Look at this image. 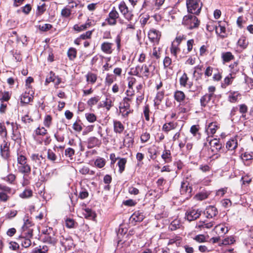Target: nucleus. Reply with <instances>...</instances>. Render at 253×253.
Returning <instances> with one entry per match:
<instances>
[{
  "mask_svg": "<svg viewBox=\"0 0 253 253\" xmlns=\"http://www.w3.org/2000/svg\"><path fill=\"white\" fill-rule=\"evenodd\" d=\"M17 168L19 172L26 175H28L31 171V166L28 164L26 157L22 154H18Z\"/></svg>",
  "mask_w": 253,
  "mask_h": 253,
  "instance_id": "obj_1",
  "label": "nucleus"
},
{
  "mask_svg": "<svg viewBox=\"0 0 253 253\" xmlns=\"http://www.w3.org/2000/svg\"><path fill=\"white\" fill-rule=\"evenodd\" d=\"M203 4L200 0H186L187 11L190 14L199 15Z\"/></svg>",
  "mask_w": 253,
  "mask_h": 253,
  "instance_id": "obj_2",
  "label": "nucleus"
},
{
  "mask_svg": "<svg viewBox=\"0 0 253 253\" xmlns=\"http://www.w3.org/2000/svg\"><path fill=\"white\" fill-rule=\"evenodd\" d=\"M182 24L185 25L189 29H192L198 27L200 21L198 18L191 14H188L183 17Z\"/></svg>",
  "mask_w": 253,
  "mask_h": 253,
  "instance_id": "obj_3",
  "label": "nucleus"
},
{
  "mask_svg": "<svg viewBox=\"0 0 253 253\" xmlns=\"http://www.w3.org/2000/svg\"><path fill=\"white\" fill-rule=\"evenodd\" d=\"M131 101V98L125 97L123 102L120 103L119 109L124 117H127L130 113L132 112V110L130 108Z\"/></svg>",
  "mask_w": 253,
  "mask_h": 253,
  "instance_id": "obj_4",
  "label": "nucleus"
},
{
  "mask_svg": "<svg viewBox=\"0 0 253 253\" xmlns=\"http://www.w3.org/2000/svg\"><path fill=\"white\" fill-rule=\"evenodd\" d=\"M119 9L124 17L128 21H134L133 20L134 15L131 10H129L126 3L122 1L119 5Z\"/></svg>",
  "mask_w": 253,
  "mask_h": 253,
  "instance_id": "obj_5",
  "label": "nucleus"
},
{
  "mask_svg": "<svg viewBox=\"0 0 253 253\" xmlns=\"http://www.w3.org/2000/svg\"><path fill=\"white\" fill-rule=\"evenodd\" d=\"M120 15L118 12L114 7L108 14V17L106 19L105 21L110 26H115L117 24V20L119 18Z\"/></svg>",
  "mask_w": 253,
  "mask_h": 253,
  "instance_id": "obj_6",
  "label": "nucleus"
},
{
  "mask_svg": "<svg viewBox=\"0 0 253 253\" xmlns=\"http://www.w3.org/2000/svg\"><path fill=\"white\" fill-rule=\"evenodd\" d=\"M201 214V211L199 210L191 209L186 211L185 217L189 221H192L199 218Z\"/></svg>",
  "mask_w": 253,
  "mask_h": 253,
  "instance_id": "obj_7",
  "label": "nucleus"
},
{
  "mask_svg": "<svg viewBox=\"0 0 253 253\" xmlns=\"http://www.w3.org/2000/svg\"><path fill=\"white\" fill-rule=\"evenodd\" d=\"M226 25L227 23L225 21H219L218 25L215 26L216 33L223 39L227 37L226 31Z\"/></svg>",
  "mask_w": 253,
  "mask_h": 253,
  "instance_id": "obj_8",
  "label": "nucleus"
},
{
  "mask_svg": "<svg viewBox=\"0 0 253 253\" xmlns=\"http://www.w3.org/2000/svg\"><path fill=\"white\" fill-rule=\"evenodd\" d=\"M151 67V65L149 66L146 64H143L141 66L137 65V68H139L140 77L148 79L150 77L151 71L149 67Z\"/></svg>",
  "mask_w": 253,
  "mask_h": 253,
  "instance_id": "obj_9",
  "label": "nucleus"
},
{
  "mask_svg": "<svg viewBox=\"0 0 253 253\" xmlns=\"http://www.w3.org/2000/svg\"><path fill=\"white\" fill-rule=\"evenodd\" d=\"M209 144L211 146L210 150L212 152L211 155H213L221 149L222 145L220 143L219 141L216 139L211 140Z\"/></svg>",
  "mask_w": 253,
  "mask_h": 253,
  "instance_id": "obj_10",
  "label": "nucleus"
},
{
  "mask_svg": "<svg viewBox=\"0 0 253 253\" xmlns=\"http://www.w3.org/2000/svg\"><path fill=\"white\" fill-rule=\"evenodd\" d=\"M52 230V228H49L48 229L46 230V232H43V233L44 234V236L42 238V240L44 243L55 245L57 242V240L54 237V235L53 234L52 235H50L49 233H46V232H47L48 231H51Z\"/></svg>",
  "mask_w": 253,
  "mask_h": 253,
  "instance_id": "obj_11",
  "label": "nucleus"
},
{
  "mask_svg": "<svg viewBox=\"0 0 253 253\" xmlns=\"http://www.w3.org/2000/svg\"><path fill=\"white\" fill-rule=\"evenodd\" d=\"M161 33L154 29H151L148 33V37L150 40L154 42L159 43Z\"/></svg>",
  "mask_w": 253,
  "mask_h": 253,
  "instance_id": "obj_12",
  "label": "nucleus"
},
{
  "mask_svg": "<svg viewBox=\"0 0 253 253\" xmlns=\"http://www.w3.org/2000/svg\"><path fill=\"white\" fill-rule=\"evenodd\" d=\"M25 234H27V238H22L21 245L24 248H27L31 245V241L29 238L33 236V230L28 229L26 232H25Z\"/></svg>",
  "mask_w": 253,
  "mask_h": 253,
  "instance_id": "obj_13",
  "label": "nucleus"
},
{
  "mask_svg": "<svg viewBox=\"0 0 253 253\" xmlns=\"http://www.w3.org/2000/svg\"><path fill=\"white\" fill-rule=\"evenodd\" d=\"M192 107V103L188 99L180 102L179 110L181 113H185L189 112Z\"/></svg>",
  "mask_w": 253,
  "mask_h": 253,
  "instance_id": "obj_14",
  "label": "nucleus"
},
{
  "mask_svg": "<svg viewBox=\"0 0 253 253\" xmlns=\"http://www.w3.org/2000/svg\"><path fill=\"white\" fill-rule=\"evenodd\" d=\"M192 188L188 186L186 182H182L181 184L180 193L182 195H185L187 198L191 197Z\"/></svg>",
  "mask_w": 253,
  "mask_h": 253,
  "instance_id": "obj_15",
  "label": "nucleus"
},
{
  "mask_svg": "<svg viewBox=\"0 0 253 253\" xmlns=\"http://www.w3.org/2000/svg\"><path fill=\"white\" fill-rule=\"evenodd\" d=\"M31 158L33 162V168L36 169L37 167L41 166L42 160H44V158L42 155H39L38 154H33L31 155Z\"/></svg>",
  "mask_w": 253,
  "mask_h": 253,
  "instance_id": "obj_16",
  "label": "nucleus"
},
{
  "mask_svg": "<svg viewBox=\"0 0 253 253\" xmlns=\"http://www.w3.org/2000/svg\"><path fill=\"white\" fill-rule=\"evenodd\" d=\"M188 80L189 78L187 74L185 73H183L179 79L180 85L182 86L191 89L193 84L191 82H188Z\"/></svg>",
  "mask_w": 253,
  "mask_h": 253,
  "instance_id": "obj_17",
  "label": "nucleus"
},
{
  "mask_svg": "<svg viewBox=\"0 0 253 253\" xmlns=\"http://www.w3.org/2000/svg\"><path fill=\"white\" fill-rule=\"evenodd\" d=\"M101 144L100 140L95 137H90L87 140V148H92L94 147H99Z\"/></svg>",
  "mask_w": 253,
  "mask_h": 253,
  "instance_id": "obj_18",
  "label": "nucleus"
},
{
  "mask_svg": "<svg viewBox=\"0 0 253 253\" xmlns=\"http://www.w3.org/2000/svg\"><path fill=\"white\" fill-rule=\"evenodd\" d=\"M0 152L3 158L6 159L9 157V144L5 140H3V144L0 146Z\"/></svg>",
  "mask_w": 253,
  "mask_h": 253,
  "instance_id": "obj_19",
  "label": "nucleus"
},
{
  "mask_svg": "<svg viewBox=\"0 0 253 253\" xmlns=\"http://www.w3.org/2000/svg\"><path fill=\"white\" fill-rule=\"evenodd\" d=\"M113 43L109 42H103L101 45V50L106 54H110L113 52Z\"/></svg>",
  "mask_w": 253,
  "mask_h": 253,
  "instance_id": "obj_20",
  "label": "nucleus"
},
{
  "mask_svg": "<svg viewBox=\"0 0 253 253\" xmlns=\"http://www.w3.org/2000/svg\"><path fill=\"white\" fill-rule=\"evenodd\" d=\"M113 127L114 131L116 133H122L125 129V126L123 124L119 121H113Z\"/></svg>",
  "mask_w": 253,
  "mask_h": 253,
  "instance_id": "obj_21",
  "label": "nucleus"
},
{
  "mask_svg": "<svg viewBox=\"0 0 253 253\" xmlns=\"http://www.w3.org/2000/svg\"><path fill=\"white\" fill-rule=\"evenodd\" d=\"M217 210L215 207L210 206L206 208L205 213L207 214V218H212L217 215Z\"/></svg>",
  "mask_w": 253,
  "mask_h": 253,
  "instance_id": "obj_22",
  "label": "nucleus"
},
{
  "mask_svg": "<svg viewBox=\"0 0 253 253\" xmlns=\"http://www.w3.org/2000/svg\"><path fill=\"white\" fill-rule=\"evenodd\" d=\"M177 126V123L173 122L165 124L162 127L163 130L166 132H169L171 130L175 129Z\"/></svg>",
  "mask_w": 253,
  "mask_h": 253,
  "instance_id": "obj_23",
  "label": "nucleus"
},
{
  "mask_svg": "<svg viewBox=\"0 0 253 253\" xmlns=\"http://www.w3.org/2000/svg\"><path fill=\"white\" fill-rule=\"evenodd\" d=\"M237 146V140L236 138L230 139L226 143V148L229 150H235Z\"/></svg>",
  "mask_w": 253,
  "mask_h": 253,
  "instance_id": "obj_24",
  "label": "nucleus"
},
{
  "mask_svg": "<svg viewBox=\"0 0 253 253\" xmlns=\"http://www.w3.org/2000/svg\"><path fill=\"white\" fill-rule=\"evenodd\" d=\"M213 96L211 94L207 93L201 97L200 99V102L201 106L205 107L208 103L211 100Z\"/></svg>",
  "mask_w": 253,
  "mask_h": 253,
  "instance_id": "obj_25",
  "label": "nucleus"
},
{
  "mask_svg": "<svg viewBox=\"0 0 253 253\" xmlns=\"http://www.w3.org/2000/svg\"><path fill=\"white\" fill-rule=\"evenodd\" d=\"M214 229L216 230V232L221 236L225 234L228 231V228L225 225L221 224L216 225Z\"/></svg>",
  "mask_w": 253,
  "mask_h": 253,
  "instance_id": "obj_26",
  "label": "nucleus"
},
{
  "mask_svg": "<svg viewBox=\"0 0 253 253\" xmlns=\"http://www.w3.org/2000/svg\"><path fill=\"white\" fill-rule=\"evenodd\" d=\"M174 98L176 101L180 103L185 99V95L183 91L176 90L174 92Z\"/></svg>",
  "mask_w": 253,
  "mask_h": 253,
  "instance_id": "obj_27",
  "label": "nucleus"
},
{
  "mask_svg": "<svg viewBox=\"0 0 253 253\" xmlns=\"http://www.w3.org/2000/svg\"><path fill=\"white\" fill-rule=\"evenodd\" d=\"M91 25V22H89V20H88V22H86L84 24H82L81 25H79L78 24H76L74 26V29L75 31H77L78 32H81L82 31L85 30L89 27Z\"/></svg>",
  "mask_w": 253,
  "mask_h": 253,
  "instance_id": "obj_28",
  "label": "nucleus"
},
{
  "mask_svg": "<svg viewBox=\"0 0 253 253\" xmlns=\"http://www.w3.org/2000/svg\"><path fill=\"white\" fill-rule=\"evenodd\" d=\"M161 157L165 163H169L172 161V157L169 150L165 149L163 151Z\"/></svg>",
  "mask_w": 253,
  "mask_h": 253,
  "instance_id": "obj_29",
  "label": "nucleus"
},
{
  "mask_svg": "<svg viewBox=\"0 0 253 253\" xmlns=\"http://www.w3.org/2000/svg\"><path fill=\"white\" fill-rule=\"evenodd\" d=\"M118 159L119 160V161L117 163V165L119 168V171L121 173H122L125 169V166L127 162L126 158H118Z\"/></svg>",
  "mask_w": 253,
  "mask_h": 253,
  "instance_id": "obj_30",
  "label": "nucleus"
},
{
  "mask_svg": "<svg viewBox=\"0 0 253 253\" xmlns=\"http://www.w3.org/2000/svg\"><path fill=\"white\" fill-rule=\"evenodd\" d=\"M144 216L142 212L139 211H135L131 215V218L135 222H140L144 219Z\"/></svg>",
  "mask_w": 253,
  "mask_h": 253,
  "instance_id": "obj_31",
  "label": "nucleus"
},
{
  "mask_svg": "<svg viewBox=\"0 0 253 253\" xmlns=\"http://www.w3.org/2000/svg\"><path fill=\"white\" fill-rule=\"evenodd\" d=\"M240 94L237 91H231L229 96V100L231 102H235L237 101L238 97H240Z\"/></svg>",
  "mask_w": 253,
  "mask_h": 253,
  "instance_id": "obj_32",
  "label": "nucleus"
},
{
  "mask_svg": "<svg viewBox=\"0 0 253 253\" xmlns=\"http://www.w3.org/2000/svg\"><path fill=\"white\" fill-rule=\"evenodd\" d=\"M32 100V97L30 96L29 92L26 91L21 95V101L24 103H28Z\"/></svg>",
  "mask_w": 253,
  "mask_h": 253,
  "instance_id": "obj_33",
  "label": "nucleus"
},
{
  "mask_svg": "<svg viewBox=\"0 0 253 253\" xmlns=\"http://www.w3.org/2000/svg\"><path fill=\"white\" fill-rule=\"evenodd\" d=\"M102 104L107 111L110 110L113 105L112 99L110 98L107 97L106 98L104 101H102Z\"/></svg>",
  "mask_w": 253,
  "mask_h": 253,
  "instance_id": "obj_34",
  "label": "nucleus"
},
{
  "mask_svg": "<svg viewBox=\"0 0 253 253\" xmlns=\"http://www.w3.org/2000/svg\"><path fill=\"white\" fill-rule=\"evenodd\" d=\"M86 78L87 82H90L93 84L95 83L97 80V76L95 74L89 72L86 74Z\"/></svg>",
  "mask_w": 253,
  "mask_h": 253,
  "instance_id": "obj_35",
  "label": "nucleus"
},
{
  "mask_svg": "<svg viewBox=\"0 0 253 253\" xmlns=\"http://www.w3.org/2000/svg\"><path fill=\"white\" fill-rule=\"evenodd\" d=\"M222 58L224 62H228L234 58V56L230 52H226L222 54Z\"/></svg>",
  "mask_w": 253,
  "mask_h": 253,
  "instance_id": "obj_36",
  "label": "nucleus"
},
{
  "mask_svg": "<svg viewBox=\"0 0 253 253\" xmlns=\"http://www.w3.org/2000/svg\"><path fill=\"white\" fill-rule=\"evenodd\" d=\"M32 226V223L29 220L27 216L24 218V224L22 226V229L24 232H26L30 227Z\"/></svg>",
  "mask_w": 253,
  "mask_h": 253,
  "instance_id": "obj_37",
  "label": "nucleus"
},
{
  "mask_svg": "<svg viewBox=\"0 0 253 253\" xmlns=\"http://www.w3.org/2000/svg\"><path fill=\"white\" fill-rule=\"evenodd\" d=\"M67 55L70 60H74L77 55L76 49L73 47L70 48L67 52Z\"/></svg>",
  "mask_w": 253,
  "mask_h": 253,
  "instance_id": "obj_38",
  "label": "nucleus"
},
{
  "mask_svg": "<svg viewBox=\"0 0 253 253\" xmlns=\"http://www.w3.org/2000/svg\"><path fill=\"white\" fill-rule=\"evenodd\" d=\"M47 159L54 162L57 159V156L55 153L51 149H48L47 152Z\"/></svg>",
  "mask_w": 253,
  "mask_h": 253,
  "instance_id": "obj_39",
  "label": "nucleus"
},
{
  "mask_svg": "<svg viewBox=\"0 0 253 253\" xmlns=\"http://www.w3.org/2000/svg\"><path fill=\"white\" fill-rule=\"evenodd\" d=\"M180 226V223L178 220H174L172 221L169 226V228L173 231L179 228Z\"/></svg>",
  "mask_w": 253,
  "mask_h": 253,
  "instance_id": "obj_40",
  "label": "nucleus"
},
{
  "mask_svg": "<svg viewBox=\"0 0 253 253\" xmlns=\"http://www.w3.org/2000/svg\"><path fill=\"white\" fill-rule=\"evenodd\" d=\"M48 251V248L47 246H40L39 248L35 249L33 253H47Z\"/></svg>",
  "mask_w": 253,
  "mask_h": 253,
  "instance_id": "obj_41",
  "label": "nucleus"
},
{
  "mask_svg": "<svg viewBox=\"0 0 253 253\" xmlns=\"http://www.w3.org/2000/svg\"><path fill=\"white\" fill-rule=\"evenodd\" d=\"M79 172L82 174H89L93 175L94 174V172L93 170H90L86 166H83L80 169Z\"/></svg>",
  "mask_w": 253,
  "mask_h": 253,
  "instance_id": "obj_42",
  "label": "nucleus"
},
{
  "mask_svg": "<svg viewBox=\"0 0 253 253\" xmlns=\"http://www.w3.org/2000/svg\"><path fill=\"white\" fill-rule=\"evenodd\" d=\"M238 44L243 48H246L248 44V42L245 37H243L239 39Z\"/></svg>",
  "mask_w": 253,
  "mask_h": 253,
  "instance_id": "obj_43",
  "label": "nucleus"
},
{
  "mask_svg": "<svg viewBox=\"0 0 253 253\" xmlns=\"http://www.w3.org/2000/svg\"><path fill=\"white\" fill-rule=\"evenodd\" d=\"M100 100V97L98 96H96L90 98L87 101V104L90 107H92L93 105L97 104V103Z\"/></svg>",
  "mask_w": 253,
  "mask_h": 253,
  "instance_id": "obj_44",
  "label": "nucleus"
},
{
  "mask_svg": "<svg viewBox=\"0 0 253 253\" xmlns=\"http://www.w3.org/2000/svg\"><path fill=\"white\" fill-rule=\"evenodd\" d=\"M233 81V77L231 76V74L229 76L226 77L224 80V83L222 84V87L225 88L227 86L230 84Z\"/></svg>",
  "mask_w": 253,
  "mask_h": 253,
  "instance_id": "obj_45",
  "label": "nucleus"
},
{
  "mask_svg": "<svg viewBox=\"0 0 253 253\" xmlns=\"http://www.w3.org/2000/svg\"><path fill=\"white\" fill-rule=\"evenodd\" d=\"M164 96V91H159L156 95L155 99L154 100L155 103L159 104L161 102L162 99H163Z\"/></svg>",
  "mask_w": 253,
  "mask_h": 253,
  "instance_id": "obj_46",
  "label": "nucleus"
},
{
  "mask_svg": "<svg viewBox=\"0 0 253 253\" xmlns=\"http://www.w3.org/2000/svg\"><path fill=\"white\" fill-rule=\"evenodd\" d=\"M144 1L143 8L150 10L156 9L155 4H152L149 0H144Z\"/></svg>",
  "mask_w": 253,
  "mask_h": 253,
  "instance_id": "obj_47",
  "label": "nucleus"
},
{
  "mask_svg": "<svg viewBox=\"0 0 253 253\" xmlns=\"http://www.w3.org/2000/svg\"><path fill=\"white\" fill-rule=\"evenodd\" d=\"M71 10L67 7H64L61 10V15L63 17L68 18L71 15Z\"/></svg>",
  "mask_w": 253,
  "mask_h": 253,
  "instance_id": "obj_48",
  "label": "nucleus"
},
{
  "mask_svg": "<svg viewBox=\"0 0 253 253\" xmlns=\"http://www.w3.org/2000/svg\"><path fill=\"white\" fill-rule=\"evenodd\" d=\"M32 191L30 189H26L20 194V197L22 198H27L32 196Z\"/></svg>",
  "mask_w": 253,
  "mask_h": 253,
  "instance_id": "obj_49",
  "label": "nucleus"
},
{
  "mask_svg": "<svg viewBox=\"0 0 253 253\" xmlns=\"http://www.w3.org/2000/svg\"><path fill=\"white\" fill-rule=\"evenodd\" d=\"M217 128V126L215 124L211 123L209 125L208 131L209 133L213 134L215 133Z\"/></svg>",
  "mask_w": 253,
  "mask_h": 253,
  "instance_id": "obj_50",
  "label": "nucleus"
},
{
  "mask_svg": "<svg viewBox=\"0 0 253 253\" xmlns=\"http://www.w3.org/2000/svg\"><path fill=\"white\" fill-rule=\"evenodd\" d=\"M55 79L56 76L55 74L53 72L51 71L46 77L45 83L48 84L51 82H54L55 81Z\"/></svg>",
  "mask_w": 253,
  "mask_h": 253,
  "instance_id": "obj_51",
  "label": "nucleus"
},
{
  "mask_svg": "<svg viewBox=\"0 0 253 253\" xmlns=\"http://www.w3.org/2000/svg\"><path fill=\"white\" fill-rule=\"evenodd\" d=\"M242 159L245 161L252 160L253 159V152H246L242 155Z\"/></svg>",
  "mask_w": 253,
  "mask_h": 253,
  "instance_id": "obj_52",
  "label": "nucleus"
},
{
  "mask_svg": "<svg viewBox=\"0 0 253 253\" xmlns=\"http://www.w3.org/2000/svg\"><path fill=\"white\" fill-rule=\"evenodd\" d=\"M85 118L87 121L90 123H93L96 120V117L93 113L85 114Z\"/></svg>",
  "mask_w": 253,
  "mask_h": 253,
  "instance_id": "obj_53",
  "label": "nucleus"
},
{
  "mask_svg": "<svg viewBox=\"0 0 253 253\" xmlns=\"http://www.w3.org/2000/svg\"><path fill=\"white\" fill-rule=\"evenodd\" d=\"M94 164L96 167L99 168H102L105 166V160L103 158L97 159L95 161Z\"/></svg>",
  "mask_w": 253,
  "mask_h": 253,
  "instance_id": "obj_54",
  "label": "nucleus"
},
{
  "mask_svg": "<svg viewBox=\"0 0 253 253\" xmlns=\"http://www.w3.org/2000/svg\"><path fill=\"white\" fill-rule=\"evenodd\" d=\"M65 223L67 227L72 228L75 227V225L76 223L73 219L69 218L66 219Z\"/></svg>",
  "mask_w": 253,
  "mask_h": 253,
  "instance_id": "obj_55",
  "label": "nucleus"
},
{
  "mask_svg": "<svg viewBox=\"0 0 253 253\" xmlns=\"http://www.w3.org/2000/svg\"><path fill=\"white\" fill-rule=\"evenodd\" d=\"M65 154L66 157H68L72 159V157L75 154V151L71 148H68L65 151Z\"/></svg>",
  "mask_w": 253,
  "mask_h": 253,
  "instance_id": "obj_56",
  "label": "nucleus"
},
{
  "mask_svg": "<svg viewBox=\"0 0 253 253\" xmlns=\"http://www.w3.org/2000/svg\"><path fill=\"white\" fill-rule=\"evenodd\" d=\"M234 242H235L234 238L232 237H230L225 238L222 241L221 244L225 245H230V244L234 243Z\"/></svg>",
  "mask_w": 253,
  "mask_h": 253,
  "instance_id": "obj_57",
  "label": "nucleus"
},
{
  "mask_svg": "<svg viewBox=\"0 0 253 253\" xmlns=\"http://www.w3.org/2000/svg\"><path fill=\"white\" fill-rule=\"evenodd\" d=\"M92 32L93 31H88L86 32L85 33L82 34L80 36L79 39L82 40H85L86 39L90 38L92 34Z\"/></svg>",
  "mask_w": 253,
  "mask_h": 253,
  "instance_id": "obj_58",
  "label": "nucleus"
},
{
  "mask_svg": "<svg viewBox=\"0 0 253 253\" xmlns=\"http://www.w3.org/2000/svg\"><path fill=\"white\" fill-rule=\"evenodd\" d=\"M52 27V25L49 24H44L42 25L39 26V29L41 31L46 32L50 30Z\"/></svg>",
  "mask_w": 253,
  "mask_h": 253,
  "instance_id": "obj_59",
  "label": "nucleus"
},
{
  "mask_svg": "<svg viewBox=\"0 0 253 253\" xmlns=\"http://www.w3.org/2000/svg\"><path fill=\"white\" fill-rule=\"evenodd\" d=\"M10 98V95L9 94V92L8 91H4L2 95V97L0 99V100L1 102L3 101H7L9 100Z\"/></svg>",
  "mask_w": 253,
  "mask_h": 253,
  "instance_id": "obj_60",
  "label": "nucleus"
},
{
  "mask_svg": "<svg viewBox=\"0 0 253 253\" xmlns=\"http://www.w3.org/2000/svg\"><path fill=\"white\" fill-rule=\"evenodd\" d=\"M152 56L156 59H159L160 57V48L154 47L153 49Z\"/></svg>",
  "mask_w": 253,
  "mask_h": 253,
  "instance_id": "obj_61",
  "label": "nucleus"
},
{
  "mask_svg": "<svg viewBox=\"0 0 253 253\" xmlns=\"http://www.w3.org/2000/svg\"><path fill=\"white\" fill-rule=\"evenodd\" d=\"M114 80V77L113 75L107 74L105 79V82L108 85L112 84Z\"/></svg>",
  "mask_w": 253,
  "mask_h": 253,
  "instance_id": "obj_62",
  "label": "nucleus"
},
{
  "mask_svg": "<svg viewBox=\"0 0 253 253\" xmlns=\"http://www.w3.org/2000/svg\"><path fill=\"white\" fill-rule=\"evenodd\" d=\"M150 134L147 132H145L141 135L140 139L142 142L144 143L147 142L150 139Z\"/></svg>",
  "mask_w": 253,
  "mask_h": 253,
  "instance_id": "obj_63",
  "label": "nucleus"
},
{
  "mask_svg": "<svg viewBox=\"0 0 253 253\" xmlns=\"http://www.w3.org/2000/svg\"><path fill=\"white\" fill-rule=\"evenodd\" d=\"M46 129L43 127H38L36 130V133L37 135H44L46 133Z\"/></svg>",
  "mask_w": 253,
  "mask_h": 253,
  "instance_id": "obj_64",
  "label": "nucleus"
}]
</instances>
